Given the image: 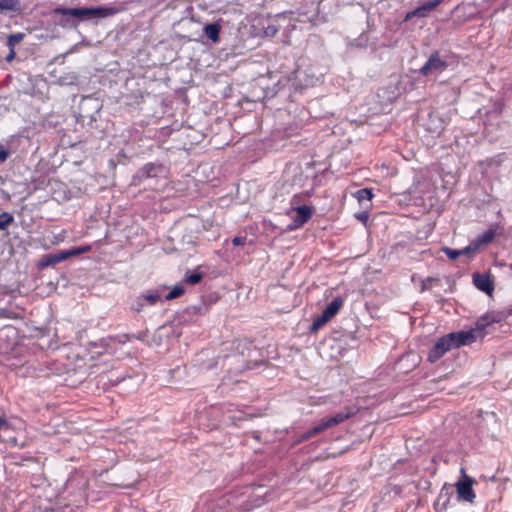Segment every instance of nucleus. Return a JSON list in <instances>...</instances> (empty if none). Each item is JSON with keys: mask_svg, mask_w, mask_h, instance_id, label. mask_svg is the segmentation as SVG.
I'll return each instance as SVG.
<instances>
[{"mask_svg": "<svg viewBox=\"0 0 512 512\" xmlns=\"http://www.w3.org/2000/svg\"><path fill=\"white\" fill-rule=\"evenodd\" d=\"M87 481L83 478L71 477L66 481L59 500L64 512H74L87 503Z\"/></svg>", "mask_w": 512, "mask_h": 512, "instance_id": "1", "label": "nucleus"}, {"mask_svg": "<svg viewBox=\"0 0 512 512\" xmlns=\"http://www.w3.org/2000/svg\"><path fill=\"white\" fill-rule=\"evenodd\" d=\"M120 10L112 6H98V7H75L65 8L56 7L53 14L72 15L76 18L77 26L80 22H88L94 19H102L117 14Z\"/></svg>", "mask_w": 512, "mask_h": 512, "instance_id": "2", "label": "nucleus"}, {"mask_svg": "<svg viewBox=\"0 0 512 512\" xmlns=\"http://www.w3.org/2000/svg\"><path fill=\"white\" fill-rule=\"evenodd\" d=\"M353 414H354L353 412H349V411L343 412L342 411V412L335 414L334 416L322 419V421L318 425H316L313 428L307 430L306 432L296 436L292 440L290 447L293 448V447L301 444L302 442H305V441L309 440L310 438L322 433L323 431L344 422L345 420L352 417Z\"/></svg>", "mask_w": 512, "mask_h": 512, "instance_id": "3", "label": "nucleus"}, {"mask_svg": "<svg viewBox=\"0 0 512 512\" xmlns=\"http://www.w3.org/2000/svg\"><path fill=\"white\" fill-rule=\"evenodd\" d=\"M90 250H91L90 245H84L81 247H74V248H71L68 250H61V251H58L57 253H53V254H47L41 258L38 266L40 268L55 266L56 264L69 259L70 257L87 253Z\"/></svg>", "mask_w": 512, "mask_h": 512, "instance_id": "4", "label": "nucleus"}, {"mask_svg": "<svg viewBox=\"0 0 512 512\" xmlns=\"http://www.w3.org/2000/svg\"><path fill=\"white\" fill-rule=\"evenodd\" d=\"M132 339H138L142 340V335H136V334H120V335H110L107 337H103L99 339L97 342L92 343L94 347L101 348L102 351H99V353L103 352H110L113 349H115V345H123Z\"/></svg>", "mask_w": 512, "mask_h": 512, "instance_id": "5", "label": "nucleus"}, {"mask_svg": "<svg viewBox=\"0 0 512 512\" xmlns=\"http://www.w3.org/2000/svg\"><path fill=\"white\" fill-rule=\"evenodd\" d=\"M166 172L165 166L160 162H149L144 164L135 175H133L132 183L139 185L143 181L151 178H157Z\"/></svg>", "mask_w": 512, "mask_h": 512, "instance_id": "6", "label": "nucleus"}, {"mask_svg": "<svg viewBox=\"0 0 512 512\" xmlns=\"http://www.w3.org/2000/svg\"><path fill=\"white\" fill-rule=\"evenodd\" d=\"M447 67V62L440 58L438 51H435L420 68L419 73L423 76L437 75L446 70Z\"/></svg>", "mask_w": 512, "mask_h": 512, "instance_id": "7", "label": "nucleus"}, {"mask_svg": "<svg viewBox=\"0 0 512 512\" xmlns=\"http://www.w3.org/2000/svg\"><path fill=\"white\" fill-rule=\"evenodd\" d=\"M294 210L296 211V216L286 226L285 232H292L299 229L305 223H307L313 215L312 208L307 205L297 206L294 208Z\"/></svg>", "mask_w": 512, "mask_h": 512, "instance_id": "8", "label": "nucleus"}, {"mask_svg": "<svg viewBox=\"0 0 512 512\" xmlns=\"http://www.w3.org/2000/svg\"><path fill=\"white\" fill-rule=\"evenodd\" d=\"M443 0H428L422 2L418 7L406 13L404 22H409L413 18H426L429 14L439 6Z\"/></svg>", "mask_w": 512, "mask_h": 512, "instance_id": "9", "label": "nucleus"}, {"mask_svg": "<svg viewBox=\"0 0 512 512\" xmlns=\"http://www.w3.org/2000/svg\"><path fill=\"white\" fill-rule=\"evenodd\" d=\"M451 349L453 348L446 334L440 337L433 345V347L429 350L427 355V361L430 363H435Z\"/></svg>", "mask_w": 512, "mask_h": 512, "instance_id": "10", "label": "nucleus"}, {"mask_svg": "<svg viewBox=\"0 0 512 512\" xmlns=\"http://www.w3.org/2000/svg\"><path fill=\"white\" fill-rule=\"evenodd\" d=\"M448 339L451 342L452 348H458L460 346L469 345L475 342L478 338L475 330L470 329L468 331H457L447 334Z\"/></svg>", "mask_w": 512, "mask_h": 512, "instance_id": "11", "label": "nucleus"}, {"mask_svg": "<svg viewBox=\"0 0 512 512\" xmlns=\"http://www.w3.org/2000/svg\"><path fill=\"white\" fill-rule=\"evenodd\" d=\"M472 280L474 286L478 290L486 293L489 296L492 295L494 291V283L490 277V274L476 272L473 274Z\"/></svg>", "mask_w": 512, "mask_h": 512, "instance_id": "12", "label": "nucleus"}, {"mask_svg": "<svg viewBox=\"0 0 512 512\" xmlns=\"http://www.w3.org/2000/svg\"><path fill=\"white\" fill-rule=\"evenodd\" d=\"M457 492L465 501L471 502L475 498L472 482L461 481L457 483Z\"/></svg>", "mask_w": 512, "mask_h": 512, "instance_id": "13", "label": "nucleus"}, {"mask_svg": "<svg viewBox=\"0 0 512 512\" xmlns=\"http://www.w3.org/2000/svg\"><path fill=\"white\" fill-rule=\"evenodd\" d=\"M343 304V298L336 297L326 306L322 312L331 320L339 312Z\"/></svg>", "mask_w": 512, "mask_h": 512, "instance_id": "14", "label": "nucleus"}, {"mask_svg": "<svg viewBox=\"0 0 512 512\" xmlns=\"http://www.w3.org/2000/svg\"><path fill=\"white\" fill-rule=\"evenodd\" d=\"M221 26L218 23H209L204 27L205 36L213 42L219 40Z\"/></svg>", "mask_w": 512, "mask_h": 512, "instance_id": "15", "label": "nucleus"}, {"mask_svg": "<svg viewBox=\"0 0 512 512\" xmlns=\"http://www.w3.org/2000/svg\"><path fill=\"white\" fill-rule=\"evenodd\" d=\"M489 325H491V322L489 320L488 314L485 313L477 319L475 322V328L473 330H475L478 337H483L485 334L484 331Z\"/></svg>", "mask_w": 512, "mask_h": 512, "instance_id": "16", "label": "nucleus"}, {"mask_svg": "<svg viewBox=\"0 0 512 512\" xmlns=\"http://www.w3.org/2000/svg\"><path fill=\"white\" fill-rule=\"evenodd\" d=\"M491 324L501 323L512 315V310L508 311H489L487 312Z\"/></svg>", "mask_w": 512, "mask_h": 512, "instance_id": "17", "label": "nucleus"}, {"mask_svg": "<svg viewBox=\"0 0 512 512\" xmlns=\"http://www.w3.org/2000/svg\"><path fill=\"white\" fill-rule=\"evenodd\" d=\"M495 237V232L492 229H488L484 231L483 233L479 234L473 241L476 245H478V248H480L482 245L490 243Z\"/></svg>", "mask_w": 512, "mask_h": 512, "instance_id": "18", "label": "nucleus"}, {"mask_svg": "<svg viewBox=\"0 0 512 512\" xmlns=\"http://www.w3.org/2000/svg\"><path fill=\"white\" fill-rule=\"evenodd\" d=\"M204 277V274L200 271L187 270L183 279V282L190 285L198 284Z\"/></svg>", "mask_w": 512, "mask_h": 512, "instance_id": "19", "label": "nucleus"}, {"mask_svg": "<svg viewBox=\"0 0 512 512\" xmlns=\"http://www.w3.org/2000/svg\"><path fill=\"white\" fill-rule=\"evenodd\" d=\"M330 319L322 312L319 316H317L311 326H310V332H316L318 331L323 325H325Z\"/></svg>", "mask_w": 512, "mask_h": 512, "instance_id": "20", "label": "nucleus"}, {"mask_svg": "<svg viewBox=\"0 0 512 512\" xmlns=\"http://www.w3.org/2000/svg\"><path fill=\"white\" fill-rule=\"evenodd\" d=\"M330 319L322 312L319 316H317L311 326H310V332H316L318 331L323 325H325Z\"/></svg>", "mask_w": 512, "mask_h": 512, "instance_id": "21", "label": "nucleus"}, {"mask_svg": "<svg viewBox=\"0 0 512 512\" xmlns=\"http://www.w3.org/2000/svg\"><path fill=\"white\" fill-rule=\"evenodd\" d=\"M14 222V216L9 212L0 213V231L6 230Z\"/></svg>", "mask_w": 512, "mask_h": 512, "instance_id": "22", "label": "nucleus"}, {"mask_svg": "<svg viewBox=\"0 0 512 512\" xmlns=\"http://www.w3.org/2000/svg\"><path fill=\"white\" fill-rule=\"evenodd\" d=\"M62 17L59 21V25L63 28H76L77 21L72 15L60 14Z\"/></svg>", "mask_w": 512, "mask_h": 512, "instance_id": "23", "label": "nucleus"}, {"mask_svg": "<svg viewBox=\"0 0 512 512\" xmlns=\"http://www.w3.org/2000/svg\"><path fill=\"white\" fill-rule=\"evenodd\" d=\"M354 196L357 198V200L359 202H362V201H369L373 198L374 194H373V191L372 189L370 188H362V189H359L355 194Z\"/></svg>", "mask_w": 512, "mask_h": 512, "instance_id": "24", "label": "nucleus"}, {"mask_svg": "<svg viewBox=\"0 0 512 512\" xmlns=\"http://www.w3.org/2000/svg\"><path fill=\"white\" fill-rule=\"evenodd\" d=\"M17 1L15 0H0V12L17 11Z\"/></svg>", "mask_w": 512, "mask_h": 512, "instance_id": "25", "label": "nucleus"}, {"mask_svg": "<svg viewBox=\"0 0 512 512\" xmlns=\"http://www.w3.org/2000/svg\"><path fill=\"white\" fill-rule=\"evenodd\" d=\"M185 292L182 285H175L172 290L165 296V300H172L180 297Z\"/></svg>", "mask_w": 512, "mask_h": 512, "instance_id": "26", "label": "nucleus"}, {"mask_svg": "<svg viewBox=\"0 0 512 512\" xmlns=\"http://www.w3.org/2000/svg\"><path fill=\"white\" fill-rule=\"evenodd\" d=\"M503 106H504V104L502 102L494 103L493 108L486 112V116L487 117L494 116V117L498 118L503 111Z\"/></svg>", "mask_w": 512, "mask_h": 512, "instance_id": "27", "label": "nucleus"}, {"mask_svg": "<svg viewBox=\"0 0 512 512\" xmlns=\"http://www.w3.org/2000/svg\"><path fill=\"white\" fill-rule=\"evenodd\" d=\"M24 38V34L23 33H14V34H11L9 37H8V40H7V45L9 46V48H13L14 49V46L19 43L22 39Z\"/></svg>", "mask_w": 512, "mask_h": 512, "instance_id": "28", "label": "nucleus"}, {"mask_svg": "<svg viewBox=\"0 0 512 512\" xmlns=\"http://www.w3.org/2000/svg\"><path fill=\"white\" fill-rule=\"evenodd\" d=\"M142 297L144 298L145 302H148L150 305H155L161 298L158 292L142 294Z\"/></svg>", "mask_w": 512, "mask_h": 512, "instance_id": "29", "label": "nucleus"}, {"mask_svg": "<svg viewBox=\"0 0 512 512\" xmlns=\"http://www.w3.org/2000/svg\"><path fill=\"white\" fill-rule=\"evenodd\" d=\"M279 30L280 26L275 23L269 22L266 26H264V33L266 36H275Z\"/></svg>", "mask_w": 512, "mask_h": 512, "instance_id": "30", "label": "nucleus"}, {"mask_svg": "<svg viewBox=\"0 0 512 512\" xmlns=\"http://www.w3.org/2000/svg\"><path fill=\"white\" fill-rule=\"evenodd\" d=\"M442 251L450 260H456L459 256H461L460 249L458 250L450 247H443Z\"/></svg>", "mask_w": 512, "mask_h": 512, "instance_id": "31", "label": "nucleus"}, {"mask_svg": "<svg viewBox=\"0 0 512 512\" xmlns=\"http://www.w3.org/2000/svg\"><path fill=\"white\" fill-rule=\"evenodd\" d=\"M145 305H146V302H145L144 298L142 297V295H140L137 297L135 302L132 304V309L135 312H141Z\"/></svg>", "mask_w": 512, "mask_h": 512, "instance_id": "32", "label": "nucleus"}, {"mask_svg": "<svg viewBox=\"0 0 512 512\" xmlns=\"http://www.w3.org/2000/svg\"><path fill=\"white\" fill-rule=\"evenodd\" d=\"M478 245L475 244L474 241H471L468 246L463 249H460L461 255H470L478 251Z\"/></svg>", "mask_w": 512, "mask_h": 512, "instance_id": "33", "label": "nucleus"}, {"mask_svg": "<svg viewBox=\"0 0 512 512\" xmlns=\"http://www.w3.org/2000/svg\"><path fill=\"white\" fill-rule=\"evenodd\" d=\"M10 155L8 148L0 144V163H4Z\"/></svg>", "mask_w": 512, "mask_h": 512, "instance_id": "34", "label": "nucleus"}, {"mask_svg": "<svg viewBox=\"0 0 512 512\" xmlns=\"http://www.w3.org/2000/svg\"><path fill=\"white\" fill-rule=\"evenodd\" d=\"M246 242V237L236 236L233 238L232 243L234 246H242Z\"/></svg>", "mask_w": 512, "mask_h": 512, "instance_id": "35", "label": "nucleus"}, {"mask_svg": "<svg viewBox=\"0 0 512 512\" xmlns=\"http://www.w3.org/2000/svg\"><path fill=\"white\" fill-rule=\"evenodd\" d=\"M51 364H52V366H55V367L48 366L49 369H51L57 373H61L64 370V367L58 362H52Z\"/></svg>", "mask_w": 512, "mask_h": 512, "instance_id": "36", "label": "nucleus"}, {"mask_svg": "<svg viewBox=\"0 0 512 512\" xmlns=\"http://www.w3.org/2000/svg\"><path fill=\"white\" fill-rule=\"evenodd\" d=\"M356 218L362 221L363 223H366L368 220V213L367 212H361L356 214Z\"/></svg>", "mask_w": 512, "mask_h": 512, "instance_id": "37", "label": "nucleus"}, {"mask_svg": "<svg viewBox=\"0 0 512 512\" xmlns=\"http://www.w3.org/2000/svg\"><path fill=\"white\" fill-rule=\"evenodd\" d=\"M4 427H8V421L6 420V418L0 416V429Z\"/></svg>", "mask_w": 512, "mask_h": 512, "instance_id": "38", "label": "nucleus"}, {"mask_svg": "<svg viewBox=\"0 0 512 512\" xmlns=\"http://www.w3.org/2000/svg\"><path fill=\"white\" fill-rule=\"evenodd\" d=\"M14 57H15V51L13 48H11L9 54L6 56V60L11 61Z\"/></svg>", "mask_w": 512, "mask_h": 512, "instance_id": "39", "label": "nucleus"}, {"mask_svg": "<svg viewBox=\"0 0 512 512\" xmlns=\"http://www.w3.org/2000/svg\"><path fill=\"white\" fill-rule=\"evenodd\" d=\"M282 17H284V15H283V14H278V15L276 16V19H275L274 21H278V20H279L280 18H282Z\"/></svg>", "mask_w": 512, "mask_h": 512, "instance_id": "40", "label": "nucleus"}]
</instances>
